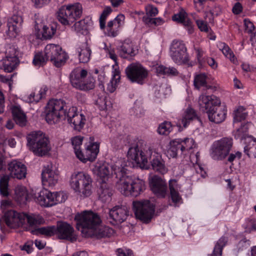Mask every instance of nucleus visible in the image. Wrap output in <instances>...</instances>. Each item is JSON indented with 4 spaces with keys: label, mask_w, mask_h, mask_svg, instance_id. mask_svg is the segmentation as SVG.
Instances as JSON below:
<instances>
[{
    "label": "nucleus",
    "mask_w": 256,
    "mask_h": 256,
    "mask_svg": "<svg viewBox=\"0 0 256 256\" xmlns=\"http://www.w3.org/2000/svg\"><path fill=\"white\" fill-rule=\"evenodd\" d=\"M220 50L222 52L223 54L228 58L230 60L234 63L236 58L233 53V52L231 50L230 48L228 47V45H226L224 43H222L220 44Z\"/></svg>",
    "instance_id": "51"
},
{
    "label": "nucleus",
    "mask_w": 256,
    "mask_h": 256,
    "mask_svg": "<svg viewBox=\"0 0 256 256\" xmlns=\"http://www.w3.org/2000/svg\"><path fill=\"white\" fill-rule=\"evenodd\" d=\"M194 140L192 138H185L182 139V150L183 153L188 152L190 150L193 148L194 145Z\"/></svg>",
    "instance_id": "52"
},
{
    "label": "nucleus",
    "mask_w": 256,
    "mask_h": 256,
    "mask_svg": "<svg viewBox=\"0 0 256 256\" xmlns=\"http://www.w3.org/2000/svg\"><path fill=\"white\" fill-rule=\"evenodd\" d=\"M113 233L112 228L108 226H102L100 224L98 228H96L88 234L87 233L86 238L96 237V238L100 239L105 237H110Z\"/></svg>",
    "instance_id": "30"
},
{
    "label": "nucleus",
    "mask_w": 256,
    "mask_h": 256,
    "mask_svg": "<svg viewBox=\"0 0 256 256\" xmlns=\"http://www.w3.org/2000/svg\"><path fill=\"white\" fill-rule=\"evenodd\" d=\"M248 124H242L234 133V138L236 139L242 140L248 137Z\"/></svg>",
    "instance_id": "43"
},
{
    "label": "nucleus",
    "mask_w": 256,
    "mask_h": 256,
    "mask_svg": "<svg viewBox=\"0 0 256 256\" xmlns=\"http://www.w3.org/2000/svg\"><path fill=\"white\" fill-rule=\"evenodd\" d=\"M23 20L22 17L18 14H14L8 19L7 34L11 38H15L20 32Z\"/></svg>",
    "instance_id": "25"
},
{
    "label": "nucleus",
    "mask_w": 256,
    "mask_h": 256,
    "mask_svg": "<svg viewBox=\"0 0 256 256\" xmlns=\"http://www.w3.org/2000/svg\"><path fill=\"white\" fill-rule=\"evenodd\" d=\"M51 164L44 166L42 172V184L46 186H54L58 182V174L52 170Z\"/></svg>",
    "instance_id": "27"
},
{
    "label": "nucleus",
    "mask_w": 256,
    "mask_h": 256,
    "mask_svg": "<svg viewBox=\"0 0 256 256\" xmlns=\"http://www.w3.org/2000/svg\"><path fill=\"white\" fill-rule=\"evenodd\" d=\"M146 153V155L144 152L140 150L138 145H136L129 148L128 154L138 164H145L148 162V158H150L152 168L154 171L162 174H166L168 168L166 166L165 162L162 158V156L156 152L152 154L150 150Z\"/></svg>",
    "instance_id": "3"
},
{
    "label": "nucleus",
    "mask_w": 256,
    "mask_h": 256,
    "mask_svg": "<svg viewBox=\"0 0 256 256\" xmlns=\"http://www.w3.org/2000/svg\"><path fill=\"white\" fill-rule=\"evenodd\" d=\"M36 8H41L50 3L51 0H32Z\"/></svg>",
    "instance_id": "62"
},
{
    "label": "nucleus",
    "mask_w": 256,
    "mask_h": 256,
    "mask_svg": "<svg viewBox=\"0 0 256 256\" xmlns=\"http://www.w3.org/2000/svg\"><path fill=\"white\" fill-rule=\"evenodd\" d=\"M138 52V49L130 39L124 40L120 46L118 48L119 56L124 58L135 56Z\"/></svg>",
    "instance_id": "24"
},
{
    "label": "nucleus",
    "mask_w": 256,
    "mask_h": 256,
    "mask_svg": "<svg viewBox=\"0 0 256 256\" xmlns=\"http://www.w3.org/2000/svg\"><path fill=\"white\" fill-rule=\"evenodd\" d=\"M27 146L35 156H43L51 150L48 138L42 131H34L26 136Z\"/></svg>",
    "instance_id": "5"
},
{
    "label": "nucleus",
    "mask_w": 256,
    "mask_h": 256,
    "mask_svg": "<svg viewBox=\"0 0 256 256\" xmlns=\"http://www.w3.org/2000/svg\"><path fill=\"white\" fill-rule=\"evenodd\" d=\"M244 152L249 158H256V140H254L246 146L244 148Z\"/></svg>",
    "instance_id": "47"
},
{
    "label": "nucleus",
    "mask_w": 256,
    "mask_h": 256,
    "mask_svg": "<svg viewBox=\"0 0 256 256\" xmlns=\"http://www.w3.org/2000/svg\"><path fill=\"white\" fill-rule=\"evenodd\" d=\"M198 104L200 110L207 114V112L212 109L215 106L220 104V100L213 94L210 96L201 94L199 96Z\"/></svg>",
    "instance_id": "22"
},
{
    "label": "nucleus",
    "mask_w": 256,
    "mask_h": 256,
    "mask_svg": "<svg viewBox=\"0 0 256 256\" xmlns=\"http://www.w3.org/2000/svg\"><path fill=\"white\" fill-rule=\"evenodd\" d=\"M117 254L118 256H134L132 250H126V251L122 248L117 250Z\"/></svg>",
    "instance_id": "63"
},
{
    "label": "nucleus",
    "mask_w": 256,
    "mask_h": 256,
    "mask_svg": "<svg viewBox=\"0 0 256 256\" xmlns=\"http://www.w3.org/2000/svg\"><path fill=\"white\" fill-rule=\"evenodd\" d=\"M145 10L146 16L148 17H154L158 14V8L152 4H148L145 6Z\"/></svg>",
    "instance_id": "58"
},
{
    "label": "nucleus",
    "mask_w": 256,
    "mask_h": 256,
    "mask_svg": "<svg viewBox=\"0 0 256 256\" xmlns=\"http://www.w3.org/2000/svg\"><path fill=\"white\" fill-rule=\"evenodd\" d=\"M150 187L152 192L159 198H164L167 194L168 186L166 180L157 175L150 180Z\"/></svg>",
    "instance_id": "17"
},
{
    "label": "nucleus",
    "mask_w": 256,
    "mask_h": 256,
    "mask_svg": "<svg viewBox=\"0 0 256 256\" xmlns=\"http://www.w3.org/2000/svg\"><path fill=\"white\" fill-rule=\"evenodd\" d=\"M87 76L88 72L86 70L78 68L73 70L70 76V80L72 86L84 91L94 89L95 87V80L90 76L85 80Z\"/></svg>",
    "instance_id": "9"
},
{
    "label": "nucleus",
    "mask_w": 256,
    "mask_h": 256,
    "mask_svg": "<svg viewBox=\"0 0 256 256\" xmlns=\"http://www.w3.org/2000/svg\"><path fill=\"white\" fill-rule=\"evenodd\" d=\"M172 130V126L170 122L164 121L160 124L158 128L157 132L160 135H168Z\"/></svg>",
    "instance_id": "42"
},
{
    "label": "nucleus",
    "mask_w": 256,
    "mask_h": 256,
    "mask_svg": "<svg viewBox=\"0 0 256 256\" xmlns=\"http://www.w3.org/2000/svg\"><path fill=\"white\" fill-rule=\"evenodd\" d=\"M74 220L76 222V228L80 230L83 236H87V233L98 228L102 224L100 216L92 211H84L76 215Z\"/></svg>",
    "instance_id": "6"
},
{
    "label": "nucleus",
    "mask_w": 256,
    "mask_h": 256,
    "mask_svg": "<svg viewBox=\"0 0 256 256\" xmlns=\"http://www.w3.org/2000/svg\"><path fill=\"white\" fill-rule=\"evenodd\" d=\"M56 31V24L48 26L38 24L37 21L35 22L34 32L37 38L40 40H50L52 38Z\"/></svg>",
    "instance_id": "20"
},
{
    "label": "nucleus",
    "mask_w": 256,
    "mask_h": 256,
    "mask_svg": "<svg viewBox=\"0 0 256 256\" xmlns=\"http://www.w3.org/2000/svg\"><path fill=\"white\" fill-rule=\"evenodd\" d=\"M209 120L216 124L224 122L226 118L227 109L226 106L218 104L212 108V109L207 112Z\"/></svg>",
    "instance_id": "21"
},
{
    "label": "nucleus",
    "mask_w": 256,
    "mask_h": 256,
    "mask_svg": "<svg viewBox=\"0 0 256 256\" xmlns=\"http://www.w3.org/2000/svg\"><path fill=\"white\" fill-rule=\"evenodd\" d=\"M91 19L86 17L74 23L72 28L78 34H86L88 33V27L91 24Z\"/></svg>",
    "instance_id": "35"
},
{
    "label": "nucleus",
    "mask_w": 256,
    "mask_h": 256,
    "mask_svg": "<svg viewBox=\"0 0 256 256\" xmlns=\"http://www.w3.org/2000/svg\"><path fill=\"white\" fill-rule=\"evenodd\" d=\"M44 51L48 60L56 68L64 65L68 59L67 54L60 45L52 44H47Z\"/></svg>",
    "instance_id": "13"
},
{
    "label": "nucleus",
    "mask_w": 256,
    "mask_h": 256,
    "mask_svg": "<svg viewBox=\"0 0 256 256\" xmlns=\"http://www.w3.org/2000/svg\"><path fill=\"white\" fill-rule=\"evenodd\" d=\"M98 192L100 198L102 202H106L110 199L112 194V188L104 180H102Z\"/></svg>",
    "instance_id": "36"
},
{
    "label": "nucleus",
    "mask_w": 256,
    "mask_h": 256,
    "mask_svg": "<svg viewBox=\"0 0 256 256\" xmlns=\"http://www.w3.org/2000/svg\"><path fill=\"white\" fill-rule=\"evenodd\" d=\"M170 53L172 60L178 64H186L189 61L187 48L182 40H174L170 44Z\"/></svg>",
    "instance_id": "14"
},
{
    "label": "nucleus",
    "mask_w": 256,
    "mask_h": 256,
    "mask_svg": "<svg viewBox=\"0 0 256 256\" xmlns=\"http://www.w3.org/2000/svg\"><path fill=\"white\" fill-rule=\"evenodd\" d=\"M82 140L83 137L81 136H76L71 138L72 144L77 158L78 155H79L82 152L80 150V146L82 144Z\"/></svg>",
    "instance_id": "46"
},
{
    "label": "nucleus",
    "mask_w": 256,
    "mask_h": 256,
    "mask_svg": "<svg viewBox=\"0 0 256 256\" xmlns=\"http://www.w3.org/2000/svg\"><path fill=\"white\" fill-rule=\"evenodd\" d=\"M66 120L74 130L78 132L84 128L86 122L85 116L77 112L76 107L69 108L66 116Z\"/></svg>",
    "instance_id": "16"
},
{
    "label": "nucleus",
    "mask_w": 256,
    "mask_h": 256,
    "mask_svg": "<svg viewBox=\"0 0 256 256\" xmlns=\"http://www.w3.org/2000/svg\"><path fill=\"white\" fill-rule=\"evenodd\" d=\"M245 27V31L248 34H252L254 32V26L253 23L248 18L244 20Z\"/></svg>",
    "instance_id": "59"
},
{
    "label": "nucleus",
    "mask_w": 256,
    "mask_h": 256,
    "mask_svg": "<svg viewBox=\"0 0 256 256\" xmlns=\"http://www.w3.org/2000/svg\"><path fill=\"white\" fill-rule=\"evenodd\" d=\"M206 76L205 74H200L195 76L194 84L195 88L199 90L202 86H206Z\"/></svg>",
    "instance_id": "45"
},
{
    "label": "nucleus",
    "mask_w": 256,
    "mask_h": 256,
    "mask_svg": "<svg viewBox=\"0 0 256 256\" xmlns=\"http://www.w3.org/2000/svg\"><path fill=\"white\" fill-rule=\"evenodd\" d=\"M143 22L147 24L160 25L164 22L163 20L160 18H152V17L144 16Z\"/></svg>",
    "instance_id": "56"
},
{
    "label": "nucleus",
    "mask_w": 256,
    "mask_h": 256,
    "mask_svg": "<svg viewBox=\"0 0 256 256\" xmlns=\"http://www.w3.org/2000/svg\"><path fill=\"white\" fill-rule=\"evenodd\" d=\"M246 228L250 231L256 230V219L248 218L246 221Z\"/></svg>",
    "instance_id": "60"
},
{
    "label": "nucleus",
    "mask_w": 256,
    "mask_h": 256,
    "mask_svg": "<svg viewBox=\"0 0 256 256\" xmlns=\"http://www.w3.org/2000/svg\"><path fill=\"white\" fill-rule=\"evenodd\" d=\"M28 193L26 187L18 185L15 188L14 198L17 202L24 204L28 200Z\"/></svg>",
    "instance_id": "37"
},
{
    "label": "nucleus",
    "mask_w": 256,
    "mask_h": 256,
    "mask_svg": "<svg viewBox=\"0 0 256 256\" xmlns=\"http://www.w3.org/2000/svg\"><path fill=\"white\" fill-rule=\"evenodd\" d=\"M23 20L22 17L18 14H14L8 19L7 34L11 38H15L20 32Z\"/></svg>",
    "instance_id": "26"
},
{
    "label": "nucleus",
    "mask_w": 256,
    "mask_h": 256,
    "mask_svg": "<svg viewBox=\"0 0 256 256\" xmlns=\"http://www.w3.org/2000/svg\"><path fill=\"white\" fill-rule=\"evenodd\" d=\"M48 194V190L46 189L40 190L38 194L35 196V201L39 204L40 206H44L46 204V194Z\"/></svg>",
    "instance_id": "53"
},
{
    "label": "nucleus",
    "mask_w": 256,
    "mask_h": 256,
    "mask_svg": "<svg viewBox=\"0 0 256 256\" xmlns=\"http://www.w3.org/2000/svg\"><path fill=\"white\" fill-rule=\"evenodd\" d=\"M130 208L126 206H116L109 211L110 222L114 225L122 224L129 216Z\"/></svg>",
    "instance_id": "18"
},
{
    "label": "nucleus",
    "mask_w": 256,
    "mask_h": 256,
    "mask_svg": "<svg viewBox=\"0 0 256 256\" xmlns=\"http://www.w3.org/2000/svg\"><path fill=\"white\" fill-rule=\"evenodd\" d=\"M46 204H44L45 207L52 206L58 203L64 202L66 198L62 192H51L48 191V194H46Z\"/></svg>",
    "instance_id": "32"
},
{
    "label": "nucleus",
    "mask_w": 256,
    "mask_h": 256,
    "mask_svg": "<svg viewBox=\"0 0 256 256\" xmlns=\"http://www.w3.org/2000/svg\"><path fill=\"white\" fill-rule=\"evenodd\" d=\"M122 162L123 160H120L111 166L112 174L117 179L116 187L122 194L136 197L145 190V182L139 178L128 176Z\"/></svg>",
    "instance_id": "1"
},
{
    "label": "nucleus",
    "mask_w": 256,
    "mask_h": 256,
    "mask_svg": "<svg viewBox=\"0 0 256 256\" xmlns=\"http://www.w3.org/2000/svg\"><path fill=\"white\" fill-rule=\"evenodd\" d=\"M96 169L98 176L102 178H104L110 174L108 166L106 164L96 166Z\"/></svg>",
    "instance_id": "54"
},
{
    "label": "nucleus",
    "mask_w": 256,
    "mask_h": 256,
    "mask_svg": "<svg viewBox=\"0 0 256 256\" xmlns=\"http://www.w3.org/2000/svg\"><path fill=\"white\" fill-rule=\"evenodd\" d=\"M48 88L46 86L42 88L37 93L36 92H32L30 94L29 99L30 102H38L41 99L44 98Z\"/></svg>",
    "instance_id": "44"
},
{
    "label": "nucleus",
    "mask_w": 256,
    "mask_h": 256,
    "mask_svg": "<svg viewBox=\"0 0 256 256\" xmlns=\"http://www.w3.org/2000/svg\"><path fill=\"white\" fill-rule=\"evenodd\" d=\"M56 226H51L34 228L31 230V234L36 236L41 234L47 237H50L56 234Z\"/></svg>",
    "instance_id": "38"
},
{
    "label": "nucleus",
    "mask_w": 256,
    "mask_h": 256,
    "mask_svg": "<svg viewBox=\"0 0 256 256\" xmlns=\"http://www.w3.org/2000/svg\"><path fill=\"white\" fill-rule=\"evenodd\" d=\"M156 70L158 74L176 76L178 74V72L176 68H167L162 65L158 66Z\"/></svg>",
    "instance_id": "41"
},
{
    "label": "nucleus",
    "mask_w": 256,
    "mask_h": 256,
    "mask_svg": "<svg viewBox=\"0 0 256 256\" xmlns=\"http://www.w3.org/2000/svg\"><path fill=\"white\" fill-rule=\"evenodd\" d=\"M133 210L136 218L145 223L149 222L155 211L154 205L150 200L133 202Z\"/></svg>",
    "instance_id": "12"
},
{
    "label": "nucleus",
    "mask_w": 256,
    "mask_h": 256,
    "mask_svg": "<svg viewBox=\"0 0 256 256\" xmlns=\"http://www.w3.org/2000/svg\"><path fill=\"white\" fill-rule=\"evenodd\" d=\"M232 144V139L230 138H223L215 141L210 150L211 158L218 160L224 159L230 153Z\"/></svg>",
    "instance_id": "11"
},
{
    "label": "nucleus",
    "mask_w": 256,
    "mask_h": 256,
    "mask_svg": "<svg viewBox=\"0 0 256 256\" xmlns=\"http://www.w3.org/2000/svg\"><path fill=\"white\" fill-rule=\"evenodd\" d=\"M128 79L132 83L143 84L148 76V70L142 64L132 63L128 65L125 69Z\"/></svg>",
    "instance_id": "15"
},
{
    "label": "nucleus",
    "mask_w": 256,
    "mask_h": 256,
    "mask_svg": "<svg viewBox=\"0 0 256 256\" xmlns=\"http://www.w3.org/2000/svg\"><path fill=\"white\" fill-rule=\"evenodd\" d=\"M187 16H188V14H187L186 12H185V10L184 9L181 8L179 10L178 12L174 14L172 16V20L174 21H176L179 23H180L181 22H182L183 21V20L184 18H187Z\"/></svg>",
    "instance_id": "57"
},
{
    "label": "nucleus",
    "mask_w": 256,
    "mask_h": 256,
    "mask_svg": "<svg viewBox=\"0 0 256 256\" xmlns=\"http://www.w3.org/2000/svg\"><path fill=\"white\" fill-rule=\"evenodd\" d=\"M5 57L9 58L19 59L20 50L16 44H8L5 46Z\"/></svg>",
    "instance_id": "40"
},
{
    "label": "nucleus",
    "mask_w": 256,
    "mask_h": 256,
    "mask_svg": "<svg viewBox=\"0 0 256 256\" xmlns=\"http://www.w3.org/2000/svg\"><path fill=\"white\" fill-rule=\"evenodd\" d=\"M200 120L196 111L190 106H188L184 110L180 124L184 128H186L193 120Z\"/></svg>",
    "instance_id": "31"
},
{
    "label": "nucleus",
    "mask_w": 256,
    "mask_h": 256,
    "mask_svg": "<svg viewBox=\"0 0 256 256\" xmlns=\"http://www.w3.org/2000/svg\"><path fill=\"white\" fill-rule=\"evenodd\" d=\"M48 60L45 55V52H39L35 54L33 60V64L34 66H43Z\"/></svg>",
    "instance_id": "49"
},
{
    "label": "nucleus",
    "mask_w": 256,
    "mask_h": 256,
    "mask_svg": "<svg viewBox=\"0 0 256 256\" xmlns=\"http://www.w3.org/2000/svg\"><path fill=\"white\" fill-rule=\"evenodd\" d=\"M67 106L62 99H52L48 101L45 109L46 120L49 124L58 122L60 120H66Z\"/></svg>",
    "instance_id": "7"
},
{
    "label": "nucleus",
    "mask_w": 256,
    "mask_h": 256,
    "mask_svg": "<svg viewBox=\"0 0 256 256\" xmlns=\"http://www.w3.org/2000/svg\"><path fill=\"white\" fill-rule=\"evenodd\" d=\"M11 110L14 120L16 123L20 126H25L27 122L26 116L20 106H13Z\"/></svg>",
    "instance_id": "33"
},
{
    "label": "nucleus",
    "mask_w": 256,
    "mask_h": 256,
    "mask_svg": "<svg viewBox=\"0 0 256 256\" xmlns=\"http://www.w3.org/2000/svg\"><path fill=\"white\" fill-rule=\"evenodd\" d=\"M98 152V144L91 143L86 148L84 151H82L80 154L78 155V158L84 163L88 161L93 162L96 158Z\"/></svg>",
    "instance_id": "23"
},
{
    "label": "nucleus",
    "mask_w": 256,
    "mask_h": 256,
    "mask_svg": "<svg viewBox=\"0 0 256 256\" xmlns=\"http://www.w3.org/2000/svg\"><path fill=\"white\" fill-rule=\"evenodd\" d=\"M181 186L175 179H171L168 182L169 198L175 206L182 202V199L180 194Z\"/></svg>",
    "instance_id": "28"
},
{
    "label": "nucleus",
    "mask_w": 256,
    "mask_h": 256,
    "mask_svg": "<svg viewBox=\"0 0 256 256\" xmlns=\"http://www.w3.org/2000/svg\"><path fill=\"white\" fill-rule=\"evenodd\" d=\"M92 182L90 175L84 172H78L72 176L70 184L75 192L82 193L87 197L92 194Z\"/></svg>",
    "instance_id": "10"
},
{
    "label": "nucleus",
    "mask_w": 256,
    "mask_h": 256,
    "mask_svg": "<svg viewBox=\"0 0 256 256\" xmlns=\"http://www.w3.org/2000/svg\"><path fill=\"white\" fill-rule=\"evenodd\" d=\"M20 62L19 59H12L4 57L0 61V68L6 72H11L18 67Z\"/></svg>",
    "instance_id": "34"
},
{
    "label": "nucleus",
    "mask_w": 256,
    "mask_h": 256,
    "mask_svg": "<svg viewBox=\"0 0 256 256\" xmlns=\"http://www.w3.org/2000/svg\"><path fill=\"white\" fill-rule=\"evenodd\" d=\"M242 4L238 2L235 4L234 6L232 8V12L235 14H238L242 11Z\"/></svg>",
    "instance_id": "64"
},
{
    "label": "nucleus",
    "mask_w": 256,
    "mask_h": 256,
    "mask_svg": "<svg viewBox=\"0 0 256 256\" xmlns=\"http://www.w3.org/2000/svg\"><path fill=\"white\" fill-rule=\"evenodd\" d=\"M8 170L9 174L0 176V194L3 197H8L9 194L8 184L10 177L22 180L26 175V166L17 160H13L8 164Z\"/></svg>",
    "instance_id": "4"
},
{
    "label": "nucleus",
    "mask_w": 256,
    "mask_h": 256,
    "mask_svg": "<svg viewBox=\"0 0 256 256\" xmlns=\"http://www.w3.org/2000/svg\"><path fill=\"white\" fill-rule=\"evenodd\" d=\"M76 51L80 62L86 63L90 60L92 50L86 40L78 44Z\"/></svg>",
    "instance_id": "29"
},
{
    "label": "nucleus",
    "mask_w": 256,
    "mask_h": 256,
    "mask_svg": "<svg viewBox=\"0 0 256 256\" xmlns=\"http://www.w3.org/2000/svg\"><path fill=\"white\" fill-rule=\"evenodd\" d=\"M6 224L12 228L24 227L27 231L33 230L45 222L42 216L34 214L18 212L14 210H9L5 214Z\"/></svg>",
    "instance_id": "2"
},
{
    "label": "nucleus",
    "mask_w": 256,
    "mask_h": 256,
    "mask_svg": "<svg viewBox=\"0 0 256 256\" xmlns=\"http://www.w3.org/2000/svg\"><path fill=\"white\" fill-rule=\"evenodd\" d=\"M245 110L244 106H240L234 111V122H239L246 118L247 114L244 112Z\"/></svg>",
    "instance_id": "48"
},
{
    "label": "nucleus",
    "mask_w": 256,
    "mask_h": 256,
    "mask_svg": "<svg viewBox=\"0 0 256 256\" xmlns=\"http://www.w3.org/2000/svg\"><path fill=\"white\" fill-rule=\"evenodd\" d=\"M228 237L223 236L216 243L212 253L208 256H222L224 248L226 245Z\"/></svg>",
    "instance_id": "39"
},
{
    "label": "nucleus",
    "mask_w": 256,
    "mask_h": 256,
    "mask_svg": "<svg viewBox=\"0 0 256 256\" xmlns=\"http://www.w3.org/2000/svg\"><path fill=\"white\" fill-rule=\"evenodd\" d=\"M106 96H100L96 100L95 104L97 105L100 110H107L112 107V104L107 103Z\"/></svg>",
    "instance_id": "50"
},
{
    "label": "nucleus",
    "mask_w": 256,
    "mask_h": 256,
    "mask_svg": "<svg viewBox=\"0 0 256 256\" xmlns=\"http://www.w3.org/2000/svg\"><path fill=\"white\" fill-rule=\"evenodd\" d=\"M196 24L200 31L206 32H208L209 27L206 22L198 20H196Z\"/></svg>",
    "instance_id": "61"
},
{
    "label": "nucleus",
    "mask_w": 256,
    "mask_h": 256,
    "mask_svg": "<svg viewBox=\"0 0 256 256\" xmlns=\"http://www.w3.org/2000/svg\"><path fill=\"white\" fill-rule=\"evenodd\" d=\"M178 144L177 142L175 140H171L170 142V148L168 150L167 152L170 158H175L178 155L179 153L176 149Z\"/></svg>",
    "instance_id": "55"
},
{
    "label": "nucleus",
    "mask_w": 256,
    "mask_h": 256,
    "mask_svg": "<svg viewBox=\"0 0 256 256\" xmlns=\"http://www.w3.org/2000/svg\"><path fill=\"white\" fill-rule=\"evenodd\" d=\"M82 13V6L80 4L63 6L57 12V18L62 24L68 26L80 18Z\"/></svg>",
    "instance_id": "8"
},
{
    "label": "nucleus",
    "mask_w": 256,
    "mask_h": 256,
    "mask_svg": "<svg viewBox=\"0 0 256 256\" xmlns=\"http://www.w3.org/2000/svg\"><path fill=\"white\" fill-rule=\"evenodd\" d=\"M56 235L58 239L66 240L72 242L76 238L74 234V228L65 222H58L56 226Z\"/></svg>",
    "instance_id": "19"
}]
</instances>
